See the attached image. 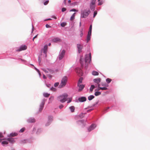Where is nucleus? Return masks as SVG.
<instances>
[{
  "label": "nucleus",
  "instance_id": "nucleus-1",
  "mask_svg": "<svg viewBox=\"0 0 150 150\" xmlns=\"http://www.w3.org/2000/svg\"><path fill=\"white\" fill-rule=\"evenodd\" d=\"M68 95L67 93H64L57 97V100L61 103H64L66 101Z\"/></svg>",
  "mask_w": 150,
  "mask_h": 150
},
{
  "label": "nucleus",
  "instance_id": "nucleus-2",
  "mask_svg": "<svg viewBox=\"0 0 150 150\" xmlns=\"http://www.w3.org/2000/svg\"><path fill=\"white\" fill-rule=\"evenodd\" d=\"M90 13L89 9H86L81 11V18H86L88 17Z\"/></svg>",
  "mask_w": 150,
  "mask_h": 150
},
{
  "label": "nucleus",
  "instance_id": "nucleus-3",
  "mask_svg": "<svg viewBox=\"0 0 150 150\" xmlns=\"http://www.w3.org/2000/svg\"><path fill=\"white\" fill-rule=\"evenodd\" d=\"M67 78L66 76H64L62 79L61 82L59 86V88H61L64 87L67 82Z\"/></svg>",
  "mask_w": 150,
  "mask_h": 150
},
{
  "label": "nucleus",
  "instance_id": "nucleus-4",
  "mask_svg": "<svg viewBox=\"0 0 150 150\" xmlns=\"http://www.w3.org/2000/svg\"><path fill=\"white\" fill-rule=\"evenodd\" d=\"M96 0H91V3L90 4V7L91 9L93 11L94 10L95 8V4Z\"/></svg>",
  "mask_w": 150,
  "mask_h": 150
},
{
  "label": "nucleus",
  "instance_id": "nucleus-5",
  "mask_svg": "<svg viewBox=\"0 0 150 150\" xmlns=\"http://www.w3.org/2000/svg\"><path fill=\"white\" fill-rule=\"evenodd\" d=\"M91 60V54L90 53L89 55L86 54L85 55V63L89 62Z\"/></svg>",
  "mask_w": 150,
  "mask_h": 150
},
{
  "label": "nucleus",
  "instance_id": "nucleus-6",
  "mask_svg": "<svg viewBox=\"0 0 150 150\" xmlns=\"http://www.w3.org/2000/svg\"><path fill=\"white\" fill-rule=\"evenodd\" d=\"M27 48V46L25 45H21L20 48L16 51L17 52H20L22 50H26Z\"/></svg>",
  "mask_w": 150,
  "mask_h": 150
},
{
  "label": "nucleus",
  "instance_id": "nucleus-7",
  "mask_svg": "<svg viewBox=\"0 0 150 150\" xmlns=\"http://www.w3.org/2000/svg\"><path fill=\"white\" fill-rule=\"evenodd\" d=\"M48 49V46L47 45H45L44 46L43 48H42L41 50V52H43L45 54H46L47 51Z\"/></svg>",
  "mask_w": 150,
  "mask_h": 150
},
{
  "label": "nucleus",
  "instance_id": "nucleus-8",
  "mask_svg": "<svg viewBox=\"0 0 150 150\" xmlns=\"http://www.w3.org/2000/svg\"><path fill=\"white\" fill-rule=\"evenodd\" d=\"M44 104L45 102L43 101L41 103L40 105L39 109V111L38 112H41L43 108Z\"/></svg>",
  "mask_w": 150,
  "mask_h": 150
},
{
  "label": "nucleus",
  "instance_id": "nucleus-9",
  "mask_svg": "<svg viewBox=\"0 0 150 150\" xmlns=\"http://www.w3.org/2000/svg\"><path fill=\"white\" fill-rule=\"evenodd\" d=\"M65 51L64 50H63L62 51L59 56V60H61L63 58L65 55Z\"/></svg>",
  "mask_w": 150,
  "mask_h": 150
},
{
  "label": "nucleus",
  "instance_id": "nucleus-10",
  "mask_svg": "<svg viewBox=\"0 0 150 150\" xmlns=\"http://www.w3.org/2000/svg\"><path fill=\"white\" fill-rule=\"evenodd\" d=\"M52 118L53 117L52 116H49V120L45 125L46 126H48L50 125L52 120Z\"/></svg>",
  "mask_w": 150,
  "mask_h": 150
},
{
  "label": "nucleus",
  "instance_id": "nucleus-11",
  "mask_svg": "<svg viewBox=\"0 0 150 150\" xmlns=\"http://www.w3.org/2000/svg\"><path fill=\"white\" fill-rule=\"evenodd\" d=\"M96 127V125L95 124H92L88 128V130L89 132H90L92 130H93Z\"/></svg>",
  "mask_w": 150,
  "mask_h": 150
},
{
  "label": "nucleus",
  "instance_id": "nucleus-12",
  "mask_svg": "<svg viewBox=\"0 0 150 150\" xmlns=\"http://www.w3.org/2000/svg\"><path fill=\"white\" fill-rule=\"evenodd\" d=\"M42 69L43 71L45 72V73H48L49 72L50 73H53V71L50 69Z\"/></svg>",
  "mask_w": 150,
  "mask_h": 150
},
{
  "label": "nucleus",
  "instance_id": "nucleus-13",
  "mask_svg": "<svg viewBox=\"0 0 150 150\" xmlns=\"http://www.w3.org/2000/svg\"><path fill=\"white\" fill-rule=\"evenodd\" d=\"M86 98L85 97H80L78 98V100L80 102H83L86 100Z\"/></svg>",
  "mask_w": 150,
  "mask_h": 150
},
{
  "label": "nucleus",
  "instance_id": "nucleus-14",
  "mask_svg": "<svg viewBox=\"0 0 150 150\" xmlns=\"http://www.w3.org/2000/svg\"><path fill=\"white\" fill-rule=\"evenodd\" d=\"M78 86L79 87V91H81L85 87L84 85L83 84H78Z\"/></svg>",
  "mask_w": 150,
  "mask_h": 150
},
{
  "label": "nucleus",
  "instance_id": "nucleus-15",
  "mask_svg": "<svg viewBox=\"0 0 150 150\" xmlns=\"http://www.w3.org/2000/svg\"><path fill=\"white\" fill-rule=\"evenodd\" d=\"M76 71L77 73H78L79 76H81L82 75V73L81 70L79 68H77L76 69Z\"/></svg>",
  "mask_w": 150,
  "mask_h": 150
},
{
  "label": "nucleus",
  "instance_id": "nucleus-16",
  "mask_svg": "<svg viewBox=\"0 0 150 150\" xmlns=\"http://www.w3.org/2000/svg\"><path fill=\"white\" fill-rule=\"evenodd\" d=\"M27 121L28 123H33L35 122V120L33 118H30L28 119Z\"/></svg>",
  "mask_w": 150,
  "mask_h": 150
},
{
  "label": "nucleus",
  "instance_id": "nucleus-17",
  "mask_svg": "<svg viewBox=\"0 0 150 150\" xmlns=\"http://www.w3.org/2000/svg\"><path fill=\"white\" fill-rule=\"evenodd\" d=\"M77 47L78 49V51L79 53H80L81 52L83 47L80 44H77Z\"/></svg>",
  "mask_w": 150,
  "mask_h": 150
},
{
  "label": "nucleus",
  "instance_id": "nucleus-18",
  "mask_svg": "<svg viewBox=\"0 0 150 150\" xmlns=\"http://www.w3.org/2000/svg\"><path fill=\"white\" fill-rule=\"evenodd\" d=\"M94 82L97 83H99L101 81V79L100 78L95 79H93Z\"/></svg>",
  "mask_w": 150,
  "mask_h": 150
},
{
  "label": "nucleus",
  "instance_id": "nucleus-19",
  "mask_svg": "<svg viewBox=\"0 0 150 150\" xmlns=\"http://www.w3.org/2000/svg\"><path fill=\"white\" fill-rule=\"evenodd\" d=\"M7 140L9 141L10 143L13 144V143L15 141L14 140L13 138H9L7 139Z\"/></svg>",
  "mask_w": 150,
  "mask_h": 150
},
{
  "label": "nucleus",
  "instance_id": "nucleus-20",
  "mask_svg": "<svg viewBox=\"0 0 150 150\" xmlns=\"http://www.w3.org/2000/svg\"><path fill=\"white\" fill-rule=\"evenodd\" d=\"M52 41L53 42H60L61 41V40L59 38H56L53 39Z\"/></svg>",
  "mask_w": 150,
  "mask_h": 150
},
{
  "label": "nucleus",
  "instance_id": "nucleus-21",
  "mask_svg": "<svg viewBox=\"0 0 150 150\" xmlns=\"http://www.w3.org/2000/svg\"><path fill=\"white\" fill-rule=\"evenodd\" d=\"M91 33H88L87 37V42L90 40L91 39Z\"/></svg>",
  "mask_w": 150,
  "mask_h": 150
},
{
  "label": "nucleus",
  "instance_id": "nucleus-22",
  "mask_svg": "<svg viewBox=\"0 0 150 150\" xmlns=\"http://www.w3.org/2000/svg\"><path fill=\"white\" fill-rule=\"evenodd\" d=\"M69 108L72 112H74L75 107L74 106H71L69 107Z\"/></svg>",
  "mask_w": 150,
  "mask_h": 150
},
{
  "label": "nucleus",
  "instance_id": "nucleus-23",
  "mask_svg": "<svg viewBox=\"0 0 150 150\" xmlns=\"http://www.w3.org/2000/svg\"><path fill=\"white\" fill-rule=\"evenodd\" d=\"M92 74L94 76H97L99 74V73L97 71H93L92 72Z\"/></svg>",
  "mask_w": 150,
  "mask_h": 150
},
{
  "label": "nucleus",
  "instance_id": "nucleus-24",
  "mask_svg": "<svg viewBox=\"0 0 150 150\" xmlns=\"http://www.w3.org/2000/svg\"><path fill=\"white\" fill-rule=\"evenodd\" d=\"M76 14V13H74L73 15H72V16H71L70 18V20L71 21H72L73 20L74 18H75V15Z\"/></svg>",
  "mask_w": 150,
  "mask_h": 150
},
{
  "label": "nucleus",
  "instance_id": "nucleus-25",
  "mask_svg": "<svg viewBox=\"0 0 150 150\" xmlns=\"http://www.w3.org/2000/svg\"><path fill=\"white\" fill-rule=\"evenodd\" d=\"M94 98V96L93 95H91L88 97V100H92Z\"/></svg>",
  "mask_w": 150,
  "mask_h": 150
},
{
  "label": "nucleus",
  "instance_id": "nucleus-26",
  "mask_svg": "<svg viewBox=\"0 0 150 150\" xmlns=\"http://www.w3.org/2000/svg\"><path fill=\"white\" fill-rule=\"evenodd\" d=\"M95 88V86L93 85H91L90 88V91L91 92H92L93 89Z\"/></svg>",
  "mask_w": 150,
  "mask_h": 150
},
{
  "label": "nucleus",
  "instance_id": "nucleus-27",
  "mask_svg": "<svg viewBox=\"0 0 150 150\" xmlns=\"http://www.w3.org/2000/svg\"><path fill=\"white\" fill-rule=\"evenodd\" d=\"M83 80V78L82 77H80L78 82V84H80L82 82Z\"/></svg>",
  "mask_w": 150,
  "mask_h": 150
},
{
  "label": "nucleus",
  "instance_id": "nucleus-28",
  "mask_svg": "<svg viewBox=\"0 0 150 150\" xmlns=\"http://www.w3.org/2000/svg\"><path fill=\"white\" fill-rule=\"evenodd\" d=\"M17 135V134L16 133H11L10 135V136L12 137H14L16 136Z\"/></svg>",
  "mask_w": 150,
  "mask_h": 150
},
{
  "label": "nucleus",
  "instance_id": "nucleus-29",
  "mask_svg": "<svg viewBox=\"0 0 150 150\" xmlns=\"http://www.w3.org/2000/svg\"><path fill=\"white\" fill-rule=\"evenodd\" d=\"M107 88L105 87H99V89H98V90L99 91L100 89L102 90H107Z\"/></svg>",
  "mask_w": 150,
  "mask_h": 150
},
{
  "label": "nucleus",
  "instance_id": "nucleus-30",
  "mask_svg": "<svg viewBox=\"0 0 150 150\" xmlns=\"http://www.w3.org/2000/svg\"><path fill=\"white\" fill-rule=\"evenodd\" d=\"M101 94V93L100 92L97 91V92H95V95L96 96H99V95H100Z\"/></svg>",
  "mask_w": 150,
  "mask_h": 150
},
{
  "label": "nucleus",
  "instance_id": "nucleus-31",
  "mask_svg": "<svg viewBox=\"0 0 150 150\" xmlns=\"http://www.w3.org/2000/svg\"><path fill=\"white\" fill-rule=\"evenodd\" d=\"M43 95L44 97H48L50 96V94H48L47 93H43Z\"/></svg>",
  "mask_w": 150,
  "mask_h": 150
},
{
  "label": "nucleus",
  "instance_id": "nucleus-32",
  "mask_svg": "<svg viewBox=\"0 0 150 150\" xmlns=\"http://www.w3.org/2000/svg\"><path fill=\"white\" fill-rule=\"evenodd\" d=\"M92 25H91L90 26L89 30L88 33H91V30H92Z\"/></svg>",
  "mask_w": 150,
  "mask_h": 150
},
{
  "label": "nucleus",
  "instance_id": "nucleus-33",
  "mask_svg": "<svg viewBox=\"0 0 150 150\" xmlns=\"http://www.w3.org/2000/svg\"><path fill=\"white\" fill-rule=\"evenodd\" d=\"M8 142L6 141H3L2 142L1 144L2 145L8 144Z\"/></svg>",
  "mask_w": 150,
  "mask_h": 150
},
{
  "label": "nucleus",
  "instance_id": "nucleus-34",
  "mask_svg": "<svg viewBox=\"0 0 150 150\" xmlns=\"http://www.w3.org/2000/svg\"><path fill=\"white\" fill-rule=\"evenodd\" d=\"M84 114L83 113H81L79 115V116L81 118H82L84 117Z\"/></svg>",
  "mask_w": 150,
  "mask_h": 150
},
{
  "label": "nucleus",
  "instance_id": "nucleus-35",
  "mask_svg": "<svg viewBox=\"0 0 150 150\" xmlns=\"http://www.w3.org/2000/svg\"><path fill=\"white\" fill-rule=\"evenodd\" d=\"M83 59L82 57H81L80 59V63L82 65H83Z\"/></svg>",
  "mask_w": 150,
  "mask_h": 150
},
{
  "label": "nucleus",
  "instance_id": "nucleus-36",
  "mask_svg": "<svg viewBox=\"0 0 150 150\" xmlns=\"http://www.w3.org/2000/svg\"><path fill=\"white\" fill-rule=\"evenodd\" d=\"M106 81L108 83H109L111 82V80L109 78H108L106 79Z\"/></svg>",
  "mask_w": 150,
  "mask_h": 150
},
{
  "label": "nucleus",
  "instance_id": "nucleus-37",
  "mask_svg": "<svg viewBox=\"0 0 150 150\" xmlns=\"http://www.w3.org/2000/svg\"><path fill=\"white\" fill-rule=\"evenodd\" d=\"M66 23H61V26L62 27H64L66 25Z\"/></svg>",
  "mask_w": 150,
  "mask_h": 150
},
{
  "label": "nucleus",
  "instance_id": "nucleus-38",
  "mask_svg": "<svg viewBox=\"0 0 150 150\" xmlns=\"http://www.w3.org/2000/svg\"><path fill=\"white\" fill-rule=\"evenodd\" d=\"M25 129V128H23L20 130L19 132H23L24 131Z\"/></svg>",
  "mask_w": 150,
  "mask_h": 150
},
{
  "label": "nucleus",
  "instance_id": "nucleus-39",
  "mask_svg": "<svg viewBox=\"0 0 150 150\" xmlns=\"http://www.w3.org/2000/svg\"><path fill=\"white\" fill-rule=\"evenodd\" d=\"M97 11H95L94 12L93 16V17L94 18L96 16V15L97 14Z\"/></svg>",
  "mask_w": 150,
  "mask_h": 150
},
{
  "label": "nucleus",
  "instance_id": "nucleus-40",
  "mask_svg": "<svg viewBox=\"0 0 150 150\" xmlns=\"http://www.w3.org/2000/svg\"><path fill=\"white\" fill-rule=\"evenodd\" d=\"M78 10H76L75 9H72L70 11V12H71V11H76V12H78Z\"/></svg>",
  "mask_w": 150,
  "mask_h": 150
},
{
  "label": "nucleus",
  "instance_id": "nucleus-41",
  "mask_svg": "<svg viewBox=\"0 0 150 150\" xmlns=\"http://www.w3.org/2000/svg\"><path fill=\"white\" fill-rule=\"evenodd\" d=\"M35 70L37 71V72H38V73H39V74L40 75V76L41 74H40V71L38 69H37L35 67Z\"/></svg>",
  "mask_w": 150,
  "mask_h": 150
},
{
  "label": "nucleus",
  "instance_id": "nucleus-42",
  "mask_svg": "<svg viewBox=\"0 0 150 150\" xmlns=\"http://www.w3.org/2000/svg\"><path fill=\"white\" fill-rule=\"evenodd\" d=\"M59 84V83H58V82L54 84V86L55 87H56L57 86H58Z\"/></svg>",
  "mask_w": 150,
  "mask_h": 150
},
{
  "label": "nucleus",
  "instance_id": "nucleus-43",
  "mask_svg": "<svg viewBox=\"0 0 150 150\" xmlns=\"http://www.w3.org/2000/svg\"><path fill=\"white\" fill-rule=\"evenodd\" d=\"M48 3H49V1L47 0V1H45L44 3V5H47L48 4Z\"/></svg>",
  "mask_w": 150,
  "mask_h": 150
},
{
  "label": "nucleus",
  "instance_id": "nucleus-44",
  "mask_svg": "<svg viewBox=\"0 0 150 150\" xmlns=\"http://www.w3.org/2000/svg\"><path fill=\"white\" fill-rule=\"evenodd\" d=\"M45 26L47 28H50L51 27L48 24H46V25Z\"/></svg>",
  "mask_w": 150,
  "mask_h": 150
},
{
  "label": "nucleus",
  "instance_id": "nucleus-45",
  "mask_svg": "<svg viewBox=\"0 0 150 150\" xmlns=\"http://www.w3.org/2000/svg\"><path fill=\"white\" fill-rule=\"evenodd\" d=\"M103 4V1H99V3H98V5H102Z\"/></svg>",
  "mask_w": 150,
  "mask_h": 150
},
{
  "label": "nucleus",
  "instance_id": "nucleus-46",
  "mask_svg": "<svg viewBox=\"0 0 150 150\" xmlns=\"http://www.w3.org/2000/svg\"><path fill=\"white\" fill-rule=\"evenodd\" d=\"M66 10V8H63L62 9V11L64 12Z\"/></svg>",
  "mask_w": 150,
  "mask_h": 150
},
{
  "label": "nucleus",
  "instance_id": "nucleus-47",
  "mask_svg": "<svg viewBox=\"0 0 150 150\" xmlns=\"http://www.w3.org/2000/svg\"><path fill=\"white\" fill-rule=\"evenodd\" d=\"M63 106L62 105H61L59 106V108L60 109H61L63 108Z\"/></svg>",
  "mask_w": 150,
  "mask_h": 150
},
{
  "label": "nucleus",
  "instance_id": "nucleus-48",
  "mask_svg": "<svg viewBox=\"0 0 150 150\" xmlns=\"http://www.w3.org/2000/svg\"><path fill=\"white\" fill-rule=\"evenodd\" d=\"M3 137L2 133L1 132H0V138H2Z\"/></svg>",
  "mask_w": 150,
  "mask_h": 150
},
{
  "label": "nucleus",
  "instance_id": "nucleus-49",
  "mask_svg": "<svg viewBox=\"0 0 150 150\" xmlns=\"http://www.w3.org/2000/svg\"><path fill=\"white\" fill-rule=\"evenodd\" d=\"M38 35H36V36H35V37H34L33 38V40L34 41V39L37 38V36H38Z\"/></svg>",
  "mask_w": 150,
  "mask_h": 150
},
{
  "label": "nucleus",
  "instance_id": "nucleus-50",
  "mask_svg": "<svg viewBox=\"0 0 150 150\" xmlns=\"http://www.w3.org/2000/svg\"><path fill=\"white\" fill-rule=\"evenodd\" d=\"M83 35V33L82 32V31H81V34L80 35L81 37Z\"/></svg>",
  "mask_w": 150,
  "mask_h": 150
},
{
  "label": "nucleus",
  "instance_id": "nucleus-51",
  "mask_svg": "<svg viewBox=\"0 0 150 150\" xmlns=\"http://www.w3.org/2000/svg\"><path fill=\"white\" fill-rule=\"evenodd\" d=\"M98 84V89H99V87H100V84H99V83H97Z\"/></svg>",
  "mask_w": 150,
  "mask_h": 150
},
{
  "label": "nucleus",
  "instance_id": "nucleus-52",
  "mask_svg": "<svg viewBox=\"0 0 150 150\" xmlns=\"http://www.w3.org/2000/svg\"><path fill=\"white\" fill-rule=\"evenodd\" d=\"M51 89L52 90V91H55V89L54 88H51Z\"/></svg>",
  "mask_w": 150,
  "mask_h": 150
},
{
  "label": "nucleus",
  "instance_id": "nucleus-53",
  "mask_svg": "<svg viewBox=\"0 0 150 150\" xmlns=\"http://www.w3.org/2000/svg\"><path fill=\"white\" fill-rule=\"evenodd\" d=\"M71 101V99L70 98L69 101H68L67 103H69Z\"/></svg>",
  "mask_w": 150,
  "mask_h": 150
},
{
  "label": "nucleus",
  "instance_id": "nucleus-54",
  "mask_svg": "<svg viewBox=\"0 0 150 150\" xmlns=\"http://www.w3.org/2000/svg\"><path fill=\"white\" fill-rule=\"evenodd\" d=\"M43 78L44 79H46V77L45 76V75H43Z\"/></svg>",
  "mask_w": 150,
  "mask_h": 150
},
{
  "label": "nucleus",
  "instance_id": "nucleus-55",
  "mask_svg": "<svg viewBox=\"0 0 150 150\" xmlns=\"http://www.w3.org/2000/svg\"><path fill=\"white\" fill-rule=\"evenodd\" d=\"M38 61H39V63L40 64V63L41 62V59H40V58L39 57V58Z\"/></svg>",
  "mask_w": 150,
  "mask_h": 150
},
{
  "label": "nucleus",
  "instance_id": "nucleus-56",
  "mask_svg": "<svg viewBox=\"0 0 150 150\" xmlns=\"http://www.w3.org/2000/svg\"><path fill=\"white\" fill-rule=\"evenodd\" d=\"M33 29H34V27L33 25H32V33L33 31Z\"/></svg>",
  "mask_w": 150,
  "mask_h": 150
},
{
  "label": "nucleus",
  "instance_id": "nucleus-57",
  "mask_svg": "<svg viewBox=\"0 0 150 150\" xmlns=\"http://www.w3.org/2000/svg\"><path fill=\"white\" fill-rule=\"evenodd\" d=\"M52 19L51 18H48L46 20V21H47V20H51Z\"/></svg>",
  "mask_w": 150,
  "mask_h": 150
},
{
  "label": "nucleus",
  "instance_id": "nucleus-58",
  "mask_svg": "<svg viewBox=\"0 0 150 150\" xmlns=\"http://www.w3.org/2000/svg\"><path fill=\"white\" fill-rule=\"evenodd\" d=\"M67 0H64V4H66V1Z\"/></svg>",
  "mask_w": 150,
  "mask_h": 150
},
{
  "label": "nucleus",
  "instance_id": "nucleus-59",
  "mask_svg": "<svg viewBox=\"0 0 150 150\" xmlns=\"http://www.w3.org/2000/svg\"><path fill=\"white\" fill-rule=\"evenodd\" d=\"M68 2L69 3H70L71 2V1L70 0H69L68 1Z\"/></svg>",
  "mask_w": 150,
  "mask_h": 150
},
{
  "label": "nucleus",
  "instance_id": "nucleus-60",
  "mask_svg": "<svg viewBox=\"0 0 150 150\" xmlns=\"http://www.w3.org/2000/svg\"><path fill=\"white\" fill-rule=\"evenodd\" d=\"M79 25L80 26H81V22H80L79 23Z\"/></svg>",
  "mask_w": 150,
  "mask_h": 150
},
{
  "label": "nucleus",
  "instance_id": "nucleus-61",
  "mask_svg": "<svg viewBox=\"0 0 150 150\" xmlns=\"http://www.w3.org/2000/svg\"><path fill=\"white\" fill-rule=\"evenodd\" d=\"M101 84H102L101 85H102V86H105V84H103L102 83H101Z\"/></svg>",
  "mask_w": 150,
  "mask_h": 150
},
{
  "label": "nucleus",
  "instance_id": "nucleus-62",
  "mask_svg": "<svg viewBox=\"0 0 150 150\" xmlns=\"http://www.w3.org/2000/svg\"><path fill=\"white\" fill-rule=\"evenodd\" d=\"M51 45V43H50L49 44V46H50V45Z\"/></svg>",
  "mask_w": 150,
  "mask_h": 150
},
{
  "label": "nucleus",
  "instance_id": "nucleus-63",
  "mask_svg": "<svg viewBox=\"0 0 150 150\" xmlns=\"http://www.w3.org/2000/svg\"><path fill=\"white\" fill-rule=\"evenodd\" d=\"M2 140V139H0V142Z\"/></svg>",
  "mask_w": 150,
  "mask_h": 150
},
{
  "label": "nucleus",
  "instance_id": "nucleus-64",
  "mask_svg": "<svg viewBox=\"0 0 150 150\" xmlns=\"http://www.w3.org/2000/svg\"><path fill=\"white\" fill-rule=\"evenodd\" d=\"M54 18L55 19H56L57 18H56V17H54Z\"/></svg>",
  "mask_w": 150,
  "mask_h": 150
}]
</instances>
